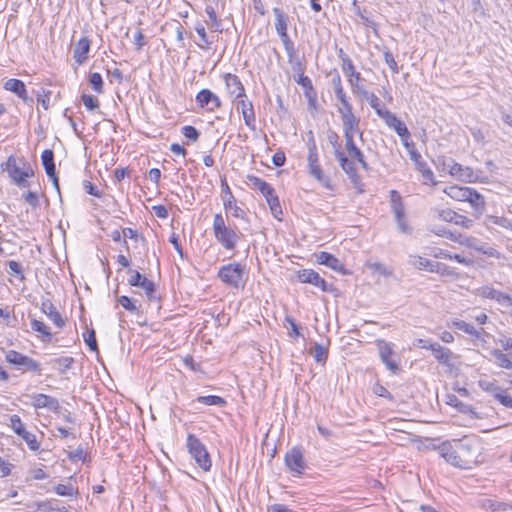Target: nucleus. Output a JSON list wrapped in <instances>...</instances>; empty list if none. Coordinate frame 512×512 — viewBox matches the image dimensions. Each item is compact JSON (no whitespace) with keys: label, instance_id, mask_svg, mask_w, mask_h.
Returning a JSON list of instances; mask_svg holds the SVG:
<instances>
[{"label":"nucleus","instance_id":"nucleus-8","mask_svg":"<svg viewBox=\"0 0 512 512\" xmlns=\"http://www.w3.org/2000/svg\"><path fill=\"white\" fill-rule=\"evenodd\" d=\"M344 138H345V148L349 156L356 160L364 170H369V165L365 160L364 154L362 151L356 146L354 137L355 135H359L360 138L363 136V132L358 127L356 130H343Z\"/></svg>","mask_w":512,"mask_h":512},{"label":"nucleus","instance_id":"nucleus-61","mask_svg":"<svg viewBox=\"0 0 512 512\" xmlns=\"http://www.w3.org/2000/svg\"><path fill=\"white\" fill-rule=\"evenodd\" d=\"M84 341L91 351H98V344L96 340V333L93 329L83 334Z\"/></svg>","mask_w":512,"mask_h":512},{"label":"nucleus","instance_id":"nucleus-55","mask_svg":"<svg viewBox=\"0 0 512 512\" xmlns=\"http://www.w3.org/2000/svg\"><path fill=\"white\" fill-rule=\"evenodd\" d=\"M81 101L88 111H94L99 108V101L90 94H82Z\"/></svg>","mask_w":512,"mask_h":512},{"label":"nucleus","instance_id":"nucleus-5","mask_svg":"<svg viewBox=\"0 0 512 512\" xmlns=\"http://www.w3.org/2000/svg\"><path fill=\"white\" fill-rule=\"evenodd\" d=\"M375 345L377 347L379 357L385 364L386 368L393 374L398 373L400 370L399 358L394 351V344L383 339H378L375 341Z\"/></svg>","mask_w":512,"mask_h":512},{"label":"nucleus","instance_id":"nucleus-56","mask_svg":"<svg viewBox=\"0 0 512 512\" xmlns=\"http://www.w3.org/2000/svg\"><path fill=\"white\" fill-rule=\"evenodd\" d=\"M367 101L379 117H381L384 112L388 110L384 107V105H382L381 100L374 93L369 96Z\"/></svg>","mask_w":512,"mask_h":512},{"label":"nucleus","instance_id":"nucleus-62","mask_svg":"<svg viewBox=\"0 0 512 512\" xmlns=\"http://www.w3.org/2000/svg\"><path fill=\"white\" fill-rule=\"evenodd\" d=\"M118 303L127 311L131 313L138 312V308L135 305L134 301L128 296L122 295L118 298Z\"/></svg>","mask_w":512,"mask_h":512},{"label":"nucleus","instance_id":"nucleus-53","mask_svg":"<svg viewBox=\"0 0 512 512\" xmlns=\"http://www.w3.org/2000/svg\"><path fill=\"white\" fill-rule=\"evenodd\" d=\"M383 55H384V61L389 66L391 71L394 74L399 73L400 69H399V66H398V64H397V62L395 60V57H394L393 53L389 49L385 48L383 50Z\"/></svg>","mask_w":512,"mask_h":512},{"label":"nucleus","instance_id":"nucleus-23","mask_svg":"<svg viewBox=\"0 0 512 512\" xmlns=\"http://www.w3.org/2000/svg\"><path fill=\"white\" fill-rule=\"evenodd\" d=\"M32 406L35 409L47 408L53 412H57L60 409L59 401L56 398L42 393L32 396Z\"/></svg>","mask_w":512,"mask_h":512},{"label":"nucleus","instance_id":"nucleus-21","mask_svg":"<svg viewBox=\"0 0 512 512\" xmlns=\"http://www.w3.org/2000/svg\"><path fill=\"white\" fill-rule=\"evenodd\" d=\"M4 89L17 95L24 103H31L33 99L29 97L26 85L22 80L11 78L4 85Z\"/></svg>","mask_w":512,"mask_h":512},{"label":"nucleus","instance_id":"nucleus-14","mask_svg":"<svg viewBox=\"0 0 512 512\" xmlns=\"http://www.w3.org/2000/svg\"><path fill=\"white\" fill-rule=\"evenodd\" d=\"M478 294L487 299L495 300L502 306H512V297L504 292L496 290L491 286H482L478 289Z\"/></svg>","mask_w":512,"mask_h":512},{"label":"nucleus","instance_id":"nucleus-10","mask_svg":"<svg viewBox=\"0 0 512 512\" xmlns=\"http://www.w3.org/2000/svg\"><path fill=\"white\" fill-rule=\"evenodd\" d=\"M418 269L426 270L429 272H435L441 276L454 277L456 272L444 263L437 261V258H418V261L414 263Z\"/></svg>","mask_w":512,"mask_h":512},{"label":"nucleus","instance_id":"nucleus-45","mask_svg":"<svg viewBox=\"0 0 512 512\" xmlns=\"http://www.w3.org/2000/svg\"><path fill=\"white\" fill-rule=\"evenodd\" d=\"M492 355L495 357L497 365L501 368L512 369V361L502 351L495 349L492 351Z\"/></svg>","mask_w":512,"mask_h":512},{"label":"nucleus","instance_id":"nucleus-59","mask_svg":"<svg viewBox=\"0 0 512 512\" xmlns=\"http://www.w3.org/2000/svg\"><path fill=\"white\" fill-rule=\"evenodd\" d=\"M297 66H298V71L300 72L298 78L296 79L297 84L302 86V88L304 90L312 87L313 83H312L311 79L308 76L304 75V69H303L301 63L297 62Z\"/></svg>","mask_w":512,"mask_h":512},{"label":"nucleus","instance_id":"nucleus-1","mask_svg":"<svg viewBox=\"0 0 512 512\" xmlns=\"http://www.w3.org/2000/svg\"><path fill=\"white\" fill-rule=\"evenodd\" d=\"M0 168L7 174L12 184L20 189L30 187L29 178L34 176V169L23 156L10 155L0 164Z\"/></svg>","mask_w":512,"mask_h":512},{"label":"nucleus","instance_id":"nucleus-2","mask_svg":"<svg viewBox=\"0 0 512 512\" xmlns=\"http://www.w3.org/2000/svg\"><path fill=\"white\" fill-rule=\"evenodd\" d=\"M213 232L216 240L227 250H233L239 240L240 232L226 225L222 214L218 213L213 219Z\"/></svg>","mask_w":512,"mask_h":512},{"label":"nucleus","instance_id":"nucleus-20","mask_svg":"<svg viewBox=\"0 0 512 512\" xmlns=\"http://www.w3.org/2000/svg\"><path fill=\"white\" fill-rule=\"evenodd\" d=\"M298 280L301 283H308L315 287L320 288L322 291H328L327 282L312 269H304L298 272Z\"/></svg>","mask_w":512,"mask_h":512},{"label":"nucleus","instance_id":"nucleus-40","mask_svg":"<svg viewBox=\"0 0 512 512\" xmlns=\"http://www.w3.org/2000/svg\"><path fill=\"white\" fill-rule=\"evenodd\" d=\"M195 401L207 406L223 407L226 405V400L217 395L198 396Z\"/></svg>","mask_w":512,"mask_h":512},{"label":"nucleus","instance_id":"nucleus-54","mask_svg":"<svg viewBox=\"0 0 512 512\" xmlns=\"http://www.w3.org/2000/svg\"><path fill=\"white\" fill-rule=\"evenodd\" d=\"M195 31L197 32L201 41L203 42V45L198 44V46L203 49L208 48L212 44V41L209 40L206 30H205V27L201 22H198L195 25Z\"/></svg>","mask_w":512,"mask_h":512},{"label":"nucleus","instance_id":"nucleus-24","mask_svg":"<svg viewBox=\"0 0 512 512\" xmlns=\"http://www.w3.org/2000/svg\"><path fill=\"white\" fill-rule=\"evenodd\" d=\"M439 217L446 222L454 223L455 225L463 228H470L473 225V220L464 215L458 214L451 209L442 210L439 213Z\"/></svg>","mask_w":512,"mask_h":512},{"label":"nucleus","instance_id":"nucleus-6","mask_svg":"<svg viewBox=\"0 0 512 512\" xmlns=\"http://www.w3.org/2000/svg\"><path fill=\"white\" fill-rule=\"evenodd\" d=\"M245 266L240 263H231L223 266L218 273L219 278L226 284L238 288L243 284Z\"/></svg>","mask_w":512,"mask_h":512},{"label":"nucleus","instance_id":"nucleus-50","mask_svg":"<svg viewBox=\"0 0 512 512\" xmlns=\"http://www.w3.org/2000/svg\"><path fill=\"white\" fill-rule=\"evenodd\" d=\"M313 356L317 363H325L328 357V350L319 343L313 346Z\"/></svg>","mask_w":512,"mask_h":512},{"label":"nucleus","instance_id":"nucleus-22","mask_svg":"<svg viewBox=\"0 0 512 512\" xmlns=\"http://www.w3.org/2000/svg\"><path fill=\"white\" fill-rule=\"evenodd\" d=\"M409 154L411 160L415 163L416 169L422 174V177L425 179L426 183L431 182L432 184H435L434 173L428 167L426 161L423 160L421 154L415 149L410 150Z\"/></svg>","mask_w":512,"mask_h":512},{"label":"nucleus","instance_id":"nucleus-28","mask_svg":"<svg viewBox=\"0 0 512 512\" xmlns=\"http://www.w3.org/2000/svg\"><path fill=\"white\" fill-rule=\"evenodd\" d=\"M431 351L435 359L443 365L452 366V359L454 357L453 352L439 343H434V346L431 347Z\"/></svg>","mask_w":512,"mask_h":512},{"label":"nucleus","instance_id":"nucleus-26","mask_svg":"<svg viewBox=\"0 0 512 512\" xmlns=\"http://www.w3.org/2000/svg\"><path fill=\"white\" fill-rule=\"evenodd\" d=\"M458 240L461 244L474 251L481 252L487 256H493L492 252H488L487 243H484L475 237L459 234Z\"/></svg>","mask_w":512,"mask_h":512},{"label":"nucleus","instance_id":"nucleus-52","mask_svg":"<svg viewBox=\"0 0 512 512\" xmlns=\"http://www.w3.org/2000/svg\"><path fill=\"white\" fill-rule=\"evenodd\" d=\"M67 457L71 462H78V461L86 462V461H88V455L81 446H79L74 451L68 452Z\"/></svg>","mask_w":512,"mask_h":512},{"label":"nucleus","instance_id":"nucleus-12","mask_svg":"<svg viewBox=\"0 0 512 512\" xmlns=\"http://www.w3.org/2000/svg\"><path fill=\"white\" fill-rule=\"evenodd\" d=\"M340 104L337 110L341 116L343 130H356L359 127L360 119L353 113L351 103L346 100Z\"/></svg>","mask_w":512,"mask_h":512},{"label":"nucleus","instance_id":"nucleus-15","mask_svg":"<svg viewBox=\"0 0 512 512\" xmlns=\"http://www.w3.org/2000/svg\"><path fill=\"white\" fill-rule=\"evenodd\" d=\"M384 120L389 128H392L402 139L409 138L410 132L406 127L405 123L402 122L394 113L390 110L384 112L380 117Z\"/></svg>","mask_w":512,"mask_h":512},{"label":"nucleus","instance_id":"nucleus-36","mask_svg":"<svg viewBox=\"0 0 512 512\" xmlns=\"http://www.w3.org/2000/svg\"><path fill=\"white\" fill-rule=\"evenodd\" d=\"M321 265L327 266L342 275L349 274L350 272L345 268L341 258H319Z\"/></svg>","mask_w":512,"mask_h":512},{"label":"nucleus","instance_id":"nucleus-47","mask_svg":"<svg viewBox=\"0 0 512 512\" xmlns=\"http://www.w3.org/2000/svg\"><path fill=\"white\" fill-rule=\"evenodd\" d=\"M19 437H21L26 442L28 448L31 451L35 452L39 450L40 443L38 442L36 436L33 433L25 430Z\"/></svg>","mask_w":512,"mask_h":512},{"label":"nucleus","instance_id":"nucleus-29","mask_svg":"<svg viewBox=\"0 0 512 512\" xmlns=\"http://www.w3.org/2000/svg\"><path fill=\"white\" fill-rule=\"evenodd\" d=\"M478 505L482 509L490 510L492 512L512 511V506L510 504L490 498L480 499Z\"/></svg>","mask_w":512,"mask_h":512},{"label":"nucleus","instance_id":"nucleus-25","mask_svg":"<svg viewBox=\"0 0 512 512\" xmlns=\"http://www.w3.org/2000/svg\"><path fill=\"white\" fill-rule=\"evenodd\" d=\"M91 41L87 37H82L75 44L73 49V58L78 65H82L88 59Z\"/></svg>","mask_w":512,"mask_h":512},{"label":"nucleus","instance_id":"nucleus-19","mask_svg":"<svg viewBox=\"0 0 512 512\" xmlns=\"http://www.w3.org/2000/svg\"><path fill=\"white\" fill-rule=\"evenodd\" d=\"M224 81L227 93L234 97L235 100L239 99L240 97H246L244 86L237 75L226 73L224 75Z\"/></svg>","mask_w":512,"mask_h":512},{"label":"nucleus","instance_id":"nucleus-43","mask_svg":"<svg viewBox=\"0 0 512 512\" xmlns=\"http://www.w3.org/2000/svg\"><path fill=\"white\" fill-rule=\"evenodd\" d=\"M248 181L252 188L259 190L261 194L269 193V188L272 187L268 182L254 175H249Z\"/></svg>","mask_w":512,"mask_h":512},{"label":"nucleus","instance_id":"nucleus-63","mask_svg":"<svg viewBox=\"0 0 512 512\" xmlns=\"http://www.w3.org/2000/svg\"><path fill=\"white\" fill-rule=\"evenodd\" d=\"M55 492L56 494L60 495V496H74L77 494V490L70 484L66 485V484H58L56 487H55Z\"/></svg>","mask_w":512,"mask_h":512},{"label":"nucleus","instance_id":"nucleus-16","mask_svg":"<svg viewBox=\"0 0 512 512\" xmlns=\"http://www.w3.org/2000/svg\"><path fill=\"white\" fill-rule=\"evenodd\" d=\"M342 170L347 174L349 177L353 187L357 189L358 193L364 192V184L362 182L361 176L359 175L356 165L353 161L350 159L344 160L341 159V163L339 164Z\"/></svg>","mask_w":512,"mask_h":512},{"label":"nucleus","instance_id":"nucleus-41","mask_svg":"<svg viewBox=\"0 0 512 512\" xmlns=\"http://www.w3.org/2000/svg\"><path fill=\"white\" fill-rule=\"evenodd\" d=\"M140 288L144 290L149 301L156 302L160 300V296L157 294L156 286L153 281L147 278V280H144V282H142Z\"/></svg>","mask_w":512,"mask_h":512},{"label":"nucleus","instance_id":"nucleus-17","mask_svg":"<svg viewBox=\"0 0 512 512\" xmlns=\"http://www.w3.org/2000/svg\"><path fill=\"white\" fill-rule=\"evenodd\" d=\"M237 105V108L241 110L245 125L249 127L251 130H255L256 117L252 102L247 100V96L240 97L239 99H237Z\"/></svg>","mask_w":512,"mask_h":512},{"label":"nucleus","instance_id":"nucleus-57","mask_svg":"<svg viewBox=\"0 0 512 512\" xmlns=\"http://www.w3.org/2000/svg\"><path fill=\"white\" fill-rule=\"evenodd\" d=\"M128 272L130 274V277L128 278V283L131 286L140 287L142 285V282H144V280H147V278L144 275H142L138 270L129 269Z\"/></svg>","mask_w":512,"mask_h":512},{"label":"nucleus","instance_id":"nucleus-51","mask_svg":"<svg viewBox=\"0 0 512 512\" xmlns=\"http://www.w3.org/2000/svg\"><path fill=\"white\" fill-rule=\"evenodd\" d=\"M10 424L9 427L14 431L18 436L22 435V433L26 430L24 424L20 418V416L13 414L10 416Z\"/></svg>","mask_w":512,"mask_h":512},{"label":"nucleus","instance_id":"nucleus-32","mask_svg":"<svg viewBox=\"0 0 512 512\" xmlns=\"http://www.w3.org/2000/svg\"><path fill=\"white\" fill-rule=\"evenodd\" d=\"M452 325L455 329L463 331L464 333L476 338L480 339L482 338V335L484 334V329H476L472 324H469L463 320H453Z\"/></svg>","mask_w":512,"mask_h":512},{"label":"nucleus","instance_id":"nucleus-42","mask_svg":"<svg viewBox=\"0 0 512 512\" xmlns=\"http://www.w3.org/2000/svg\"><path fill=\"white\" fill-rule=\"evenodd\" d=\"M51 363L63 374L72 367L74 359L69 356L59 357L51 360Z\"/></svg>","mask_w":512,"mask_h":512},{"label":"nucleus","instance_id":"nucleus-49","mask_svg":"<svg viewBox=\"0 0 512 512\" xmlns=\"http://www.w3.org/2000/svg\"><path fill=\"white\" fill-rule=\"evenodd\" d=\"M26 355L18 352V351H15V350H9L6 352L5 354V359L8 363L12 364V365H15L17 366L18 368H20V366L22 365V362L24 360Z\"/></svg>","mask_w":512,"mask_h":512},{"label":"nucleus","instance_id":"nucleus-64","mask_svg":"<svg viewBox=\"0 0 512 512\" xmlns=\"http://www.w3.org/2000/svg\"><path fill=\"white\" fill-rule=\"evenodd\" d=\"M181 132L185 138L194 142L197 141L200 136L199 131L191 125L183 126Z\"/></svg>","mask_w":512,"mask_h":512},{"label":"nucleus","instance_id":"nucleus-60","mask_svg":"<svg viewBox=\"0 0 512 512\" xmlns=\"http://www.w3.org/2000/svg\"><path fill=\"white\" fill-rule=\"evenodd\" d=\"M205 12H206V14L208 15V17H209V19L211 21V26L216 31H221V22H220V20L218 19L217 15H216L215 9L211 5H207L205 7Z\"/></svg>","mask_w":512,"mask_h":512},{"label":"nucleus","instance_id":"nucleus-33","mask_svg":"<svg viewBox=\"0 0 512 512\" xmlns=\"http://www.w3.org/2000/svg\"><path fill=\"white\" fill-rule=\"evenodd\" d=\"M444 191L449 197L457 201H467V198L470 197L471 194L470 187H461L457 185L448 186Z\"/></svg>","mask_w":512,"mask_h":512},{"label":"nucleus","instance_id":"nucleus-9","mask_svg":"<svg viewBox=\"0 0 512 512\" xmlns=\"http://www.w3.org/2000/svg\"><path fill=\"white\" fill-rule=\"evenodd\" d=\"M308 167L309 173L313 176L317 181H319L324 187L330 188V179L324 175L322 168L319 164L317 147L315 141L312 139L308 144Z\"/></svg>","mask_w":512,"mask_h":512},{"label":"nucleus","instance_id":"nucleus-34","mask_svg":"<svg viewBox=\"0 0 512 512\" xmlns=\"http://www.w3.org/2000/svg\"><path fill=\"white\" fill-rule=\"evenodd\" d=\"M273 14L275 16V29L277 34L287 32L289 16L279 7L273 8Z\"/></svg>","mask_w":512,"mask_h":512},{"label":"nucleus","instance_id":"nucleus-48","mask_svg":"<svg viewBox=\"0 0 512 512\" xmlns=\"http://www.w3.org/2000/svg\"><path fill=\"white\" fill-rule=\"evenodd\" d=\"M88 81H89V84L91 85L92 89L96 93L100 94L103 92V84L104 83H103V79H102V76L100 73H98V72L90 73Z\"/></svg>","mask_w":512,"mask_h":512},{"label":"nucleus","instance_id":"nucleus-37","mask_svg":"<svg viewBox=\"0 0 512 512\" xmlns=\"http://www.w3.org/2000/svg\"><path fill=\"white\" fill-rule=\"evenodd\" d=\"M30 327L34 332L40 334L41 340L44 342H50L52 339V334L49 328L40 320L32 319L30 323Z\"/></svg>","mask_w":512,"mask_h":512},{"label":"nucleus","instance_id":"nucleus-46","mask_svg":"<svg viewBox=\"0 0 512 512\" xmlns=\"http://www.w3.org/2000/svg\"><path fill=\"white\" fill-rule=\"evenodd\" d=\"M20 367H22L26 371L34 372L38 375H41L42 369L40 363L29 356H25Z\"/></svg>","mask_w":512,"mask_h":512},{"label":"nucleus","instance_id":"nucleus-58","mask_svg":"<svg viewBox=\"0 0 512 512\" xmlns=\"http://www.w3.org/2000/svg\"><path fill=\"white\" fill-rule=\"evenodd\" d=\"M145 240L142 235L137 234V240H129L130 252L128 254H141V248L144 247Z\"/></svg>","mask_w":512,"mask_h":512},{"label":"nucleus","instance_id":"nucleus-27","mask_svg":"<svg viewBox=\"0 0 512 512\" xmlns=\"http://www.w3.org/2000/svg\"><path fill=\"white\" fill-rule=\"evenodd\" d=\"M449 173L465 182H472L474 179L472 168L462 166L454 160H451V164L449 165Z\"/></svg>","mask_w":512,"mask_h":512},{"label":"nucleus","instance_id":"nucleus-30","mask_svg":"<svg viewBox=\"0 0 512 512\" xmlns=\"http://www.w3.org/2000/svg\"><path fill=\"white\" fill-rule=\"evenodd\" d=\"M268 192L269 193H263L262 195L265 197L272 215L276 219L281 220L280 216L283 214V212L276 191L273 187H270Z\"/></svg>","mask_w":512,"mask_h":512},{"label":"nucleus","instance_id":"nucleus-38","mask_svg":"<svg viewBox=\"0 0 512 512\" xmlns=\"http://www.w3.org/2000/svg\"><path fill=\"white\" fill-rule=\"evenodd\" d=\"M467 202L471 204L474 208L475 212L478 214H482L485 210V200L484 197L478 193L475 189L471 188L470 197L467 198Z\"/></svg>","mask_w":512,"mask_h":512},{"label":"nucleus","instance_id":"nucleus-35","mask_svg":"<svg viewBox=\"0 0 512 512\" xmlns=\"http://www.w3.org/2000/svg\"><path fill=\"white\" fill-rule=\"evenodd\" d=\"M41 161L47 176H53L56 171L54 152L51 149H45L41 154Z\"/></svg>","mask_w":512,"mask_h":512},{"label":"nucleus","instance_id":"nucleus-39","mask_svg":"<svg viewBox=\"0 0 512 512\" xmlns=\"http://www.w3.org/2000/svg\"><path fill=\"white\" fill-rule=\"evenodd\" d=\"M328 141L329 143L333 146L334 148V155H335V158L338 160L339 164L341 163V159L343 158L344 160H347L349 159L345 153L341 150V144L339 143V136L336 132L334 131H330L328 133Z\"/></svg>","mask_w":512,"mask_h":512},{"label":"nucleus","instance_id":"nucleus-44","mask_svg":"<svg viewBox=\"0 0 512 512\" xmlns=\"http://www.w3.org/2000/svg\"><path fill=\"white\" fill-rule=\"evenodd\" d=\"M342 71L346 76L350 77V79H353L356 82L363 80L361 74L355 70V66L352 60L345 61V64L342 65Z\"/></svg>","mask_w":512,"mask_h":512},{"label":"nucleus","instance_id":"nucleus-31","mask_svg":"<svg viewBox=\"0 0 512 512\" xmlns=\"http://www.w3.org/2000/svg\"><path fill=\"white\" fill-rule=\"evenodd\" d=\"M41 310L58 328H62L65 325V321L62 316L49 300L42 302Z\"/></svg>","mask_w":512,"mask_h":512},{"label":"nucleus","instance_id":"nucleus-7","mask_svg":"<svg viewBox=\"0 0 512 512\" xmlns=\"http://www.w3.org/2000/svg\"><path fill=\"white\" fill-rule=\"evenodd\" d=\"M284 462L291 474L296 477L301 476L307 467L303 449L299 446H294L286 452Z\"/></svg>","mask_w":512,"mask_h":512},{"label":"nucleus","instance_id":"nucleus-13","mask_svg":"<svg viewBox=\"0 0 512 512\" xmlns=\"http://www.w3.org/2000/svg\"><path fill=\"white\" fill-rule=\"evenodd\" d=\"M196 102L201 108H206L208 111H214L222 105L220 98L209 89L200 90L196 95Z\"/></svg>","mask_w":512,"mask_h":512},{"label":"nucleus","instance_id":"nucleus-4","mask_svg":"<svg viewBox=\"0 0 512 512\" xmlns=\"http://www.w3.org/2000/svg\"><path fill=\"white\" fill-rule=\"evenodd\" d=\"M390 206L397 224L398 231L402 234L410 235L413 229L408 223L402 197L396 190L390 191Z\"/></svg>","mask_w":512,"mask_h":512},{"label":"nucleus","instance_id":"nucleus-18","mask_svg":"<svg viewBox=\"0 0 512 512\" xmlns=\"http://www.w3.org/2000/svg\"><path fill=\"white\" fill-rule=\"evenodd\" d=\"M456 442V451L460 455L462 462L465 464V468H469L470 464L473 462V453L475 442L468 438L463 439H455Z\"/></svg>","mask_w":512,"mask_h":512},{"label":"nucleus","instance_id":"nucleus-11","mask_svg":"<svg viewBox=\"0 0 512 512\" xmlns=\"http://www.w3.org/2000/svg\"><path fill=\"white\" fill-rule=\"evenodd\" d=\"M439 453L447 463L458 468L466 469L464 462H462L460 455L456 451L455 439L441 443L439 446Z\"/></svg>","mask_w":512,"mask_h":512},{"label":"nucleus","instance_id":"nucleus-3","mask_svg":"<svg viewBox=\"0 0 512 512\" xmlns=\"http://www.w3.org/2000/svg\"><path fill=\"white\" fill-rule=\"evenodd\" d=\"M186 445L191 457L195 460L197 465L204 471H209L212 466L210 454L208 453L205 445L194 434H188Z\"/></svg>","mask_w":512,"mask_h":512}]
</instances>
